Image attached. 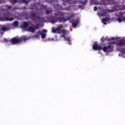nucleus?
Here are the masks:
<instances>
[{
  "label": "nucleus",
  "instance_id": "ddd939ff",
  "mask_svg": "<svg viewBox=\"0 0 125 125\" xmlns=\"http://www.w3.org/2000/svg\"><path fill=\"white\" fill-rule=\"evenodd\" d=\"M68 33H69V31H68V30L62 29L61 34H62V35L61 36V37L64 38V39H65L66 38V35H67Z\"/></svg>",
  "mask_w": 125,
  "mask_h": 125
},
{
  "label": "nucleus",
  "instance_id": "b1692460",
  "mask_svg": "<svg viewBox=\"0 0 125 125\" xmlns=\"http://www.w3.org/2000/svg\"><path fill=\"white\" fill-rule=\"evenodd\" d=\"M115 4V0H109L108 2V4Z\"/></svg>",
  "mask_w": 125,
  "mask_h": 125
},
{
  "label": "nucleus",
  "instance_id": "f704fd0d",
  "mask_svg": "<svg viewBox=\"0 0 125 125\" xmlns=\"http://www.w3.org/2000/svg\"><path fill=\"white\" fill-rule=\"evenodd\" d=\"M111 40H112V41H114V40H115V38H111Z\"/></svg>",
  "mask_w": 125,
  "mask_h": 125
},
{
  "label": "nucleus",
  "instance_id": "f257e3e1",
  "mask_svg": "<svg viewBox=\"0 0 125 125\" xmlns=\"http://www.w3.org/2000/svg\"><path fill=\"white\" fill-rule=\"evenodd\" d=\"M73 17H75V14H72L69 17L66 18H65V17L58 18L53 17L50 20V21L52 24H55V23H57V22H59L60 23H62V22H63L64 23L66 22V21H69V20H70L71 18H73Z\"/></svg>",
  "mask_w": 125,
  "mask_h": 125
},
{
  "label": "nucleus",
  "instance_id": "20e7f679",
  "mask_svg": "<svg viewBox=\"0 0 125 125\" xmlns=\"http://www.w3.org/2000/svg\"><path fill=\"white\" fill-rule=\"evenodd\" d=\"M4 16L6 17L2 18L4 21H13V20H14L13 18H10L12 16V14H11L10 12L5 13L4 14Z\"/></svg>",
  "mask_w": 125,
  "mask_h": 125
},
{
  "label": "nucleus",
  "instance_id": "72a5a7b5",
  "mask_svg": "<svg viewBox=\"0 0 125 125\" xmlns=\"http://www.w3.org/2000/svg\"><path fill=\"white\" fill-rule=\"evenodd\" d=\"M34 38H39V35H34Z\"/></svg>",
  "mask_w": 125,
  "mask_h": 125
},
{
  "label": "nucleus",
  "instance_id": "bb28decb",
  "mask_svg": "<svg viewBox=\"0 0 125 125\" xmlns=\"http://www.w3.org/2000/svg\"><path fill=\"white\" fill-rule=\"evenodd\" d=\"M84 1H80L81 3H82V4H83V5H85V4H86V2H87V0H84Z\"/></svg>",
  "mask_w": 125,
  "mask_h": 125
},
{
  "label": "nucleus",
  "instance_id": "c85d7f7f",
  "mask_svg": "<svg viewBox=\"0 0 125 125\" xmlns=\"http://www.w3.org/2000/svg\"><path fill=\"white\" fill-rule=\"evenodd\" d=\"M106 14V12H104V13H100L99 14V15L100 16H105V15Z\"/></svg>",
  "mask_w": 125,
  "mask_h": 125
},
{
  "label": "nucleus",
  "instance_id": "1a4fd4ad",
  "mask_svg": "<svg viewBox=\"0 0 125 125\" xmlns=\"http://www.w3.org/2000/svg\"><path fill=\"white\" fill-rule=\"evenodd\" d=\"M64 1V5H66V3H69V4H76L77 3V0H62Z\"/></svg>",
  "mask_w": 125,
  "mask_h": 125
},
{
  "label": "nucleus",
  "instance_id": "4468645a",
  "mask_svg": "<svg viewBox=\"0 0 125 125\" xmlns=\"http://www.w3.org/2000/svg\"><path fill=\"white\" fill-rule=\"evenodd\" d=\"M19 2L21 3H25V4H28L29 2H31L32 0H19Z\"/></svg>",
  "mask_w": 125,
  "mask_h": 125
},
{
  "label": "nucleus",
  "instance_id": "9d476101",
  "mask_svg": "<svg viewBox=\"0 0 125 125\" xmlns=\"http://www.w3.org/2000/svg\"><path fill=\"white\" fill-rule=\"evenodd\" d=\"M45 33H46V30L43 29L42 31L41 30L37 31V34H38V35H41L42 39H44V38H45Z\"/></svg>",
  "mask_w": 125,
  "mask_h": 125
},
{
  "label": "nucleus",
  "instance_id": "5701e85b",
  "mask_svg": "<svg viewBox=\"0 0 125 125\" xmlns=\"http://www.w3.org/2000/svg\"><path fill=\"white\" fill-rule=\"evenodd\" d=\"M103 2V4H104V5H107V4H108V2L110 0H102Z\"/></svg>",
  "mask_w": 125,
  "mask_h": 125
},
{
  "label": "nucleus",
  "instance_id": "6e6552de",
  "mask_svg": "<svg viewBox=\"0 0 125 125\" xmlns=\"http://www.w3.org/2000/svg\"><path fill=\"white\" fill-rule=\"evenodd\" d=\"M10 42L12 44H17L18 43H21V40L20 38L14 37L11 39Z\"/></svg>",
  "mask_w": 125,
  "mask_h": 125
},
{
  "label": "nucleus",
  "instance_id": "7ed1b4c3",
  "mask_svg": "<svg viewBox=\"0 0 125 125\" xmlns=\"http://www.w3.org/2000/svg\"><path fill=\"white\" fill-rule=\"evenodd\" d=\"M30 19L32 21H36V20H39V22L43 21L44 18L43 17H41L39 15H37L35 13H32L30 15Z\"/></svg>",
  "mask_w": 125,
  "mask_h": 125
},
{
  "label": "nucleus",
  "instance_id": "c9c22d12",
  "mask_svg": "<svg viewBox=\"0 0 125 125\" xmlns=\"http://www.w3.org/2000/svg\"><path fill=\"white\" fill-rule=\"evenodd\" d=\"M79 8H81L82 7V5H80L79 6Z\"/></svg>",
  "mask_w": 125,
  "mask_h": 125
},
{
  "label": "nucleus",
  "instance_id": "39448f33",
  "mask_svg": "<svg viewBox=\"0 0 125 125\" xmlns=\"http://www.w3.org/2000/svg\"><path fill=\"white\" fill-rule=\"evenodd\" d=\"M114 47H112L111 45H108L107 46H104L103 47L102 50L104 52H113Z\"/></svg>",
  "mask_w": 125,
  "mask_h": 125
},
{
  "label": "nucleus",
  "instance_id": "473e14b6",
  "mask_svg": "<svg viewBox=\"0 0 125 125\" xmlns=\"http://www.w3.org/2000/svg\"><path fill=\"white\" fill-rule=\"evenodd\" d=\"M120 15H124V14H125V12L124 13L120 12L119 13Z\"/></svg>",
  "mask_w": 125,
  "mask_h": 125
},
{
  "label": "nucleus",
  "instance_id": "f3484780",
  "mask_svg": "<svg viewBox=\"0 0 125 125\" xmlns=\"http://www.w3.org/2000/svg\"><path fill=\"white\" fill-rule=\"evenodd\" d=\"M117 20L118 21V22H119V23H121V22H122V21H123L124 22L125 21V17L122 16L121 18H118L117 19Z\"/></svg>",
  "mask_w": 125,
  "mask_h": 125
},
{
  "label": "nucleus",
  "instance_id": "393cba45",
  "mask_svg": "<svg viewBox=\"0 0 125 125\" xmlns=\"http://www.w3.org/2000/svg\"><path fill=\"white\" fill-rule=\"evenodd\" d=\"M20 39L21 41V42H23V41H26V40H27V37H20Z\"/></svg>",
  "mask_w": 125,
  "mask_h": 125
},
{
  "label": "nucleus",
  "instance_id": "2eb2a0df",
  "mask_svg": "<svg viewBox=\"0 0 125 125\" xmlns=\"http://www.w3.org/2000/svg\"><path fill=\"white\" fill-rule=\"evenodd\" d=\"M117 50L119 51V52H121V53H124V54H125V47L118 48Z\"/></svg>",
  "mask_w": 125,
  "mask_h": 125
},
{
  "label": "nucleus",
  "instance_id": "423d86ee",
  "mask_svg": "<svg viewBox=\"0 0 125 125\" xmlns=\"http://www.w3.org/2000/svg\"><path fill=\"white\" fill-rule=\"evenodd\" d=\"M62 27L61 26H57V28L53 27L52 28V32L53 33V34H61V33H62Z\"/></svg>",
  "mask_w": 125,
  "mask_h": 125
},
{
  "label": "nucleus",
  "instance_id": "e433bc0d",
  "mask_svg": "<svg viewBox=\"0 0 125 125\" xmlns=\"http://www.w3.org/2000/svg\"><path fill=\"white\" fill-rule=\"evenodd\" d=\"M0 3H2V2L1 1H0Z\"/></svg>",
  "mask_w": 125,
  "mask_h": 125
},
{
  "label": "nucleus",
  "instance_id": "4be33fe9",
  "mask_svg": "<svg viewBox=\"0 0 125 125\" xmlns=\"http://www.w3.org/2000/svg\"><path fill=\"white\" fill-rule=\"evenodd\" d=\"M23 28H27L29 27V23L27 21H24L23 24Z\"/></svg>",
  "mask_w": 125,
  "mask_h": 125
},
{
  "label": "nucleus",
  "instance_id": "7c9ffc66",
  "mask_svg": "<svg viewBox=\"0 0 125 125\" xmlns=\"http://www.w3.org/2000/svg\"><path fill=\"white\" fill-rule=\"evenodd\" d=\"M111 44H116L117 45V43H118V42H111Z\"/></svg>",
  "mask_w": 125,
  "mask_h": 125
},
{
  "label": "nucleus",
  "instance_id": "f8f14e48",
  "mask_svg": "<svg viewBox=\"0 0 125 125\" xmlns=\"http://www.w3.org/2000/svg\"><path fill=\"white\" fill-rule=\"evenodd\" d=\"M93 49L94 50H102L103 48L101 46H99L97 42H95L93 45Z\"/></svg>",
  "mask_w": 125,
  "mask_h": 125
},
{
  "label": "nucleus",
  "instance_id": "aec40b11",
  "mask_svg": "<svg viewBox=\"0 0 125 125\" xmlns=\"http://www.w3.org/2000/svg\"><path fill=\"white\" fill-rule=\"evenodd\" d=\"M52 12V8H49L46 11V13L47 14H50Z\"/></svg>",
  "mask_w": 125,
  "mask_h": 125
},
{
  "label": "nucleus",
  "instance_id": "f03ea898",
  "mask_svg": "<svg viewBox=\"0 0 125 125\" xmlns=\"http://www.w3.org/2000/svg\"><path fill=\"white\" fill-rule=\"evenodd\" d=\"M12 24L7 23L4 25H3L0 28V35L3 36L4 32H7V31H9V30H11V26H12Z\"/></svg>",
  "mask_w": 125,
  "mask_h": 125
},
{
  "label": "nucleus",
  "instance_id": "9b49d317",
  "mask_svg": "<svg viewBox=\"0 0 125 125\" xmlns=\"http://www.w3.org/2000/svg\"><path fill=\"white\" fill-rule=\"evenodd\" d=\"M65 14L64 12L58 11L54 14V16L55 17H64Z\"/></svg>",
  "mask_w": 125,
  "mask_h": 125
},
{
  "label": "nucleus",
  "instance_id": "412c9836",
  "mask_svg": "<svg viewBox=\"0 0 125 125\" xmlns=\"http://www.w3.org/2000/svg\"><path fill=\"white\" fill-rule=\"evenodd\" d=\"M12 25H14L15 27H18V25H19V22L17 21H16L14 22L13 23H12Z\"/></svg>",
  "mask_w": 125,
  "mask_h": 125
},
{
  "label": "nucleus",
  "instance_id": "cd10ccee",
  "mask_svg": "<svg viewBox=\"0 0 125 125\" xmlns=\"http://www.w3.org/2000/svg\"><path fill=\"white\" fill-rule=\"evenodd\" d=\"M101 41H102V43H103V42H104L107 41V38H104L103 37L102 38H101Z\"/></svg>",
  "mask_w": 125,
  "mask_h": 125
},
{
  "label": "nucleus",
  "instance_id": "2f4dec72",
  "mask_svg": "<svg viewBox=\"0 0 125 125\" xmlns=\"http://www.w3.org/2000/svg\"><path fill=\"white\" fill-rule=\"evenodd\" d=\"M94 11H96V10H97V6H94Z\"/></svg>",
  "mask_w": 125,
  "mask_h": 125
},
{
  "label": "nucleus",
  "instance_id": "a211bd4d",
  "mask_svg": "<svg viewBox=\"0 0 125 125\" xmlns=\"http://www.w3.org/2000/svg\"><path fill=\"white\" fill-rule=\"evenodd\" d=\"M28 30L31 33H35L36 32V30L35 29V28L32 26H30L28 28Z\"/></svg>",
  "mask_w": 125,
  "mask_h": 125
},
{
  "label": "nucleus",
  "instance_id": "6ab92c4d",
  "mask_svg": "<svg viewBox=\"0 0 125 125\" xmlns=\"http://www.w3.org/2000/svg\"><path fill=\"white\" fill-rule=\"evenodd\" d=\"M64 40L68 42V44H71V38L69 37H65Z\"/></svg>",
  "mask_w": 125,
  "mask_h": 125
},
{
  "label": "nucleus",
  "instance_id": "0eeeda50",
  "mask_svg": "<svg viewBox=\"0 0 125 125\" xmlns=\"http://www.w3.org/2000/svg\"><path fill=\"white\" fill-rule=\"evenodd\" d=\"M70 22L73 28H76V27L78 26V24L80 23V20H79V18L73 19L70 20Z\"/></svg>",
  "mask_w": 125,
  "mask_h": 125
},
{
  "label": "nucleus",
  "instance_id": "dca6fc26",
  "mask_svg": "<svg viewBox=\"0 0 125 125\" xmlns=\"http://www.w3.org/2000/svg\"><path fill=\"white\" fill-rule=\"evenodd\" d=\"M108 21H109V18H105L102 19V22L104 25H106L107 24V22H108Z\"/></svg>",
  "mask_w": 125,
  "mask_h": 125
},
{
  "label": "nucleus",
  "instance_id": "a878e982",
  "mask_svg": "<svg viewBox=\"0 0 125 125\" xmlns=\"http://www.w3.org/2000/svg\"><path fill=\"white\" fill-rule=\"evenodd\" d=\"M35 29V30H39V29H40V25L39 24H37V25H36L35 26H34V27H33Z\"/></svg>",
  "mask_w": 125,
  "mask_h": 125
},
{
  "label": "nucleus",
  "instance_id": "c756f323",
  "mask_svg": "<svg viewBox=\"0 0 125 125\" xmlns=\"http://www.w3.org/2000/svg\"><path fill=\"white\" fill-rule=\"evenodd\" d=\"M5 7H6L7 9H11L12 8V7L11 6H9L8 5H6Z\"/></svg>",
  "mask_w": 125,
  "mask_h": 125
}]
</instances>
